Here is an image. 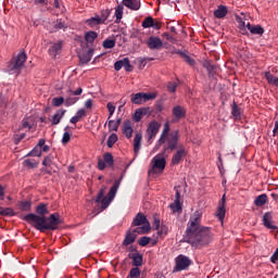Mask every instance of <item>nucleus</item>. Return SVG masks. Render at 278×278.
<instances>
[{
    "label": "nucleus",
    "instance_id": "nucleus-1",
    "mask_svg": "<svg viewBox=\"0 0 278 278\" xmlns=\"http://www.w3.org/2000/svg\"><path fill=\"white\" fill-rule=\"evenodd\" d=\"M36 214L29 213L24 216V220L29 225H33L37 231L45 233L46 231H55L60 225H62V219L60 218V213H53L49 217V208L47 204L40 203L36 206Z\"/></svg>",
    "mask_w": 278,
    "mask_h": 278
},
{
    "label": "nucleus",
    "instance_id": "nucleus-2",
    "mask_svg": "<svg viewBox=\"0 0 278 278\" xmlns=\"http://www.w3.org/2000/svg\"><path fill=\"white\" fill-rule=\"evenodd\" d=\"M202 214L195 211L187 224L185 239L191 247H207L212 242V231L208 227L201 226Z\"/></svg>",
    "mask_w": 278,
    "mask_h": 278
},
{
    "label": "nucleus",
    "instance_id": "nucleus-3",
    "mask_svg": "<svg viewBox=\"0 0 278 278\" xmlns=\"http://www.w3.org/2000/svg\"><path fill=\"white\" fill-rule=\"evenodd\" d=\"M163 144V153H173L179 144V130L172 131L162 142L160 139L156 141L154 151H160V147Z\"/></svg>",
    "mask_w": 278,
    "mask_h": 278
},
{
    "label": "nucleus",
    "instance_id": "nucleus-4",
    "mask_svg": "<svg viewBox=\"0 0 278 278\" xmlns=\"http://www.w3.org/2000/svg\"><path fill=\"white\" fill-rule=\"evenodd\" d=\"M25 62H27V54L25 52H20L16 58H13L7 67L10 75H21V71L25 67Z\"/></svg>",
    "mask_w": 278,
    "mask_h": 278
},
{
    "label": "nucleus",
    "instance_id": "nucleus-5",
    "mask_svg": "<svg viewBox=\"0 0 278 278\" xmlns=\"http://www.w3.org/2000/svg\"><path fill=\"white\" fill-rule=\"evenodd\" d=\"M140 225H143V226L140 227ZM131 226L138 227V228H135L134 231L139 235L149 233V231H151V224L149 223V219H147V216H144V214L142 213H138L135 216V218L132 219Z\"/></svg>",
    "mask_w": 278,
    "mask_h": 278
},
{
    "label": "nucleus",
    "instance_id": "nucleus-6",
    "mask_svg": "<svg viewBox=\"0 0 278 278\" xmlns=\"http://www.w3.org/2000/svg\"><path fill=\"white\" fill-rule=\"evenodd\" d=\"M157 94L155 93H147V92H138L132 93L130 96V101L135 105H142V103H147V101H153V99H156Z\"/></svg>",
    "mask_w": 278,
    "mask_h": 278
},
{
    "label": "nucleus",
    "instance_id": "nucleus-7",
    "mask_svg": "<svg viewBox=\"0 0 278 278\" xmlns=\"http://www.w3.org/2000/svg\"><path fill=\"white\" fill-rule=\"evenodd\" d=\"M160 123L153 121L148 125V128L146 130V140L148 144H153V139L157 134L160 132Z\"/></svg>",
    "mask_w": 278,
    "mask_h": 278
},
{
    "label": "nucleus",
    "instance_id": "nucleus-8",
    "mask_svg": "<svg viewBox=\"0 0 278 278\" xmlns=\"http://www.w3.org/2000/svg\"><path fill=\"white\" fill-rule=\"evenodd\" d=\"M81 92H84V89H81V87H79L77 90L73 91V90H68L67 91V96L65 98V105L66 108H71V105H75V103H77V101H79V94H81Z\"/></svg>",
    "mask_w": 278,
    "mask_h": 278
},
{
    "label": "nucleus",
    "instance_id": "nucleus-9",
    "mask_svg": "<svg viewBox=\"0 0 278 278\" xmlns=\"http://www.w3.org/2000/svg\"><path fill=\"white\" fill-rule=\"evenodd\" d=\"M190 264H192V261H190V258L188 256L180 254L176 257L175 270L176 271L187 270L189 268Z\"/></svg>",
    "mask_w": 278,
    "mask_h": 278
},
{
    "label": "nucleus",
    "instance_id": "nucleus-10",
    "mask_svg": "<svg viewBox=\"0 0 278 278\" xmlns=\"http://www.w3.org/2000/svg\"><path fill=\"white\" fill-rule=\"evenodd\" d=\"M146 45L151 51H160V49H163L164 47V41L157 36H150L146 41Z\"/></svg>",
    "mask_w": 278,
    "mask_h": 278
},
{
    "label": "nucleus",
    "instance_id": "nucleus-11",
    "mask_svg": "<svg viewBox=\"0 0 278 278\" xmlns=\"http://www.w3.org/2000/svg\"><path fill=\"white\" fill-rule=\"evenodd\" d=\"M274 216H273V212H266L263 215V226L266 229H269L270 231H276L278 233V227L277 225H275V220H273Z\"/></svg>",
    "mask_w": 278,
    "mask_h": 278
},
{
    "label": "nucleus",
    "instance_id": "nucleus-12",
    "mask_svg": "<svg viewBox=\"0 0 278 278\" xmlns=\"http://www.w3.org/2000/svg\"><path fill=\"white\" fill-rule=\"evenodd\" d=\"M166 153L162 152L153 157V168H159V170H164L166 168Z\"/></svg>",
    "mask_w": 278,
    "mask_h": 278
},
{
    "label": "nucleus",
    "instance_id": "nucleus-13",
    "mask_svg": "<svg viewBox=\"0 0 278 278\" xmlns=\"http://www.w3.org/2000/svg\"><path fill=\"white\" fill-rule=\"evenodd\" d=\"M185 155H186V148L184 146H179L178 150L172 157V164L174 166H177V164H179V162L184 160Z\"/></svg>",
    "mask_w": 278,
    "mask_h": 278
},
{
    "label": "nucleus",
    "instance_id": "nucleus-14",
    "mask_svg": "<svg viewBox=\"0 0 278 278\" xmlns=\"http://www.w3.org/2000/svg\"><path fill=\"white\" fill-rule=\"evenodd\" d=\"M136 233L138 232H135L134 230H127L122 242V247H129V244H134V242H136V238H138Z\"/></svg>",
    "mask_w": 278,
    "mask_h": 278
},
{
    "label": "nucleus",
    "instance_id": "nucleus-15",
    "mask_svg": "<svg viewBox=\"0 0 278 278\" xmlns=\"http://www.w3.org/2000/svg\"><path fill=\"white\" fill-rule=\"evenodd\" d=\"M202 66L206 68L208 77H214L218 72V65L214 64L212 61H204Z\"/></svg>",
    "mask_w": 278,
    "mask_h": 278
},
{
    "label": "nucleus",
    "instance_id": "nucleus-16",
    "mask_svg": "<svg viewBox=\"0 0 278 278\" xmlns=\"http://www.w3.org/2000/svg\"><path fill=\"white\" fill-rule=\"evenodd\" d=\"M273 73H275L276 76L273 75ZM273 73L266 72L265 73V79H267V84H269V86L278 87V71L277 70H273Z\"/></svg>",
    "mask_w": 278,
    "mask_h": 278
},
{
    "label": "nucleus",
    "instance_id": "nucleus-17",
    "mask_svg": "<svg viewBox=\"0 0 278 278\" xmlns=\"http://www.w3.org/2000/svg\"><path fill=\"white\" fill-rule=\"evenodd\" d=\"M172 112L175 121H181V118H186V109H184L181 105L174 106Z\"/></svg>",
    "mask_w": 278,
    "mask_h": 278
},
{
    "label": "nucleus",
    "instance_id": "nucleus-18",
    "mask_svg": "<svg viewBox=\"0 0 278 278\" xmlns=\"http://www.w3.org/2000/svg\"><path fill=\"white\" fill-rule=\"evenodd\" d=\"M101 203V207H96L93 210L94 214H101V212L108 210V207H110V203H112V200H110V198L106 195V197H103L100 202Z\"/></svg>",
    "mask_w": 278,
    "mask_h": 278
},
{
    "label": "nucleus",
    "instance_id": "nucleus-19",
    "mask_svg": "<svg viewBox=\"0 0 278 278\" xmlns=\"http://www.w3.org/2000/svg\"><path fill=\"white\" fill-rule=\"evenodd\" d=\"M123 134L129 140L134 136V127L131 126V121L126 119L123 124Z\"/></svg>",
    "mask_w": 278,
    "mask_h": 278
},
{
    "label": "nucleus",
    "instance_id": "nucleus-20",
    "mask_svg": "<svg viewBox=\"0 0 278 278\" xmlns=\"http://www.w3.org/2000/svg\"><path fill=\"white\" fill-rule=\"evenodd\" d=\"M247 28L253 36H264V27H262V25H252L251 23H248Z\"/></svg>",
    "mask_w": 278,
    "mask_h": 278
},
{
    "label": "nucleus",
    "instance_id": "nucleus-21",
    "mask_svg": "<svg viewBox=\"0 0 278 278\" xmlns=\"http://www.w3.org/2000/svg\"><path fill=\"white\" fill-rule=\"evenodd\" d=\"M122 3L125 5V8H128V10H132L135 12H138L141 5L140 1L138 0H123Z\"/></svg>",
    "mask_w": 278,
    "mask_h": 278
},
{
    "label": "nucleus",
    "instance_id": "nucleus-22",
    "mask_svg": "<svg viewBox=\"0 0 278 278\" xmlns=\"http://www.w3.org/2000/svg\"><path fill=\"white\" fill-rule=\"evenodd\" d=\"M123 178H119L118 180H115L113 186L111 187L109 193H108V198L110 199V201H114V197H116V193L118 192V188H121V181Z\"/></svg>",
    "mask_w": 278,
    "mask_h": 278
},
{
    "label": "nucleus",
    "instance_id": "nucleus-23",
    "mask_svg": "<svg viewBox=\"0 0 278 278\" xmlns=\"http://www.w3.org/2000/svg\"><path fill=\"white\" fill-rule=\"evenodd\" d=\"M94 55V49L90 48L87 52L79 54L80 64H88Z\"/></svg>",
    "mask_w": 278,
    "mask_h": 278
},
{
    "label": "nucleus",
    "instance_id": "nucleus-24",
    "mask_svg": "<svg viewBox=\"0 0 278 278\" xmlns=\"http://www.w3.org/2000/svg\"><path fill=\"white\" fill-rule=\"evenodd\" d=\"M129 260H132V266L136 268H139V266H142V254L136 252L128 254Z\"/></svg>",
    "mask_w": 278,
    "mask_h": 278
},
{
    "label": "nucleus",
    "instance_id": "nucleus-25",
    "mask_svg": "<svg viewBox=\"0 0 278 278\" xmlns=\"http://www.w3.org/2000/svg\"><path fill=\"white\" fill-rule=\"evenodd\" d=\"M60 51H62V41H59V42L52 45L49 48L48 53H49V55H51V58H56V55L60 54Z\"/></svg>",
    "mask_w": 278,
    "mask_h": 278
},
{
    "label": "nucleus",
    "instance_id": "nucleus-26",
    "mask_svg": "<svg viewBox=\"0 0 278 278\" xmlns=\"http://www.w3.org/2000/svg\"><path fill=\"white\" fill-rule=\"evenodd\" d=\"M142 144V134L136 132L135 139H134V152L136 154L140 153V147Z\"/></svg>",
    "mask_w": 278,
    "mask_h": 278
},
{
    "label": "nucleus",
    "instance_id": "nucleus-27",
    "mask_svg": "<svg viewBox=\"0 0 278 278\" xmlns=\"http://www.w3.org/2000/svg\"><path fill=\"white\" fill-rule=\"evenodd\" d=\"M85 23L89 27H97L99 25H103V20H101V17L99 15H96L93 17H90V18L86 20Z\"/></svg>",
    "mask_w": 278,
    "mask_h": 278
},
{
    "label": "nucleus",
    "instance_id": "nucleus-28",
    "mask_svg": "<svg viewBox=\"0 0 278 278\" xmlns=\"http://www.w3.org/2000/svg\"><path fill=\"white\" fill-rule=\"evenodd\" d=\"M231 114L236 121H240V118L242 117V109H240V106H238L236 101H233V103L231 105Z\"/></svg>",
    "mask_w": 278,
    "mask_h": 278
},
{
    "label": "nucleus",
    "instance_id": "nucleus-29",
    "mask_svg": "<svg viewBox=\"0 0 278 278\" xmlns=\"http://www.w3.org/2000/svg\"><path fill=\"white\" fill-rule=\"evenodd\" d=\"M225 214H226V211H225V194H224L222 198V204L219 205L217 213H216V216H217V218H219L220 223H223V220H225Z\"/></svg>",
    "mask_w": 278,
    "mask_h": 278
},
{
    "label": "nucleus",
    "instance_id": "nucleus-30",
    "mask_svg": "<svg viewBox=\"0 0 278 278\" xmlns=\"http://www.w3.org/2000/svg\"><path fill=\"white\" fill-rule=\"evenodd\" d=\"M66 114V110H59L52 117V125H60V122L62 118H64V115Z\"/></svg>",
    "mask_w": 278,
    "mask_h": 278
},
{
    "label": "nucleus",
    "instance_id": "nucleus-31",
    "mask_svg": "<svg viewBox=\"0 0 278 278\" xmlns=\"http://www.w3.org/2000/svg\"><path fill=\"white\" fill-rule=\"evenodd\" d=\"M227 7L219 5L217 10L214 11L215 18H225L227 16Z\"/></svg>",
    "mask_w": 278,
    "mask_h": 278
},
{
    "label": "nucleus",
    "instance_id": "nucleus-32",
    "mask_svg": "<svg viewBox=\"0 0 278 278\" xmlns=\"http://www.w3.org/2000/svg\"><path fill=\"white\" fill-rule=\"evenodd\" d=\"M267 201L268 195H266V193H263L256 197V199L254 200V205H256V207H263V205H266Z\"/></svg>",
    "mask_w": 278,
    "mask_h": 278
},
{
    "label": "nucleus",
    "instance_id": "nucleus-33",
    "mask_svg": "<svg viewBox=\"0 0 278 278\" xmlns=\"http://www.w3.org/2000/svg\"><path fill=\"white\" fill-rule=\"evenodd\" d=\"M176 53H177V55H180V58L185 59V62H187V64H189V66H194V64H197L194 59L190 58V55H188L186 52H184L181 50H177Z\"/></svg>",
    "mask_w": 278,
    "mask_h": 278
},
{
    "label": "nucleus",
    "instance_id": "nucleus-34",
    "mask_svg": "<svg viewBox=\"0 0 278 278\" xmlns=\"http://www.w3.org/2000/svg\"><path fill=\"white\" fill-rule=\"evenodd\" d=\"M97 38H99V34H97V31H94V30H90L85 34V40L89 45H92V42H94V40H97Z\"/></svg>",
    "mask_w": 278,
    "mask_h": 278
},
{
    "label": "nucleus",
    "instance_id": "nucleus-35",
    "mask_svg": "<svg viewBox=\"0 0 278 278\" xmlns=\"http://www.w3.org/2000/svg\"><path fill=\"white\" fill-rule=\"evenodd\" d=\"M168 136H170V126L168 125V122H167L164 124L163 131L161 134V137L159 138L160 142H164V139Z\"/></svg>",
    "mask_w": 278,
    "mask_h": 278
},
{
    "label": "nucleus",
    "instance_id": "nucleus-36",
    "mask_svg": "<svg viewBox=\"0 0 278 278\" xmlns=\"http://www.w3.org/2000/svg\"><path fill=\"white\" fill-rule=\"evenodd\" d=\"M170 210L175 213L178 212V214H181L182 207H181V201L180 200H175L174 203L169 205Z\"/></svg>",
    "mask_w": 278,
    "mask_h": 278
},
{
    "label": "nucleus",
    "instance_id": "nucleus-37",
    "mask_svg": "<svg viewBox=\"0 0 278 278\" xmlns=\"http://www.w3.org/2000/svg\"><path fill=\"white\" fill-rule=\"evenodd\" d=\"M23 166L26 168H38V162H36L34 159H26L23 162Z\"/></svg>",
    "mask_w": 278,
    "mask_h": 278
},
{
    "label": "nucleus",
    "instance_id": "nucleus-38",
    "mask_svg": "<svg viewBox=\"0 0 278 278\" xmlns=\"http://www.w3.org/2000/svg\"><path fill=\"white\" fill-rule=\"evenodd\" d=\"M116 142H118V135H116V134L110 135L108 142H106L109 149H112L114 147V144H116Z\"/></svg>",
    "mask_w": 278,
    "mask_h": 278
},
{
    "label": "nucleus",
    "instance_id": "nucleus-39",
    "mask_svg": "<svg viewBox=\"0 0 278 278\" xmlns=\"http://www.w3.org/2000/svg\"><path fill=\"white\" fill-rule=\"evenodd\" d=\"M103 161L106 163V166H114V156L112 155V153H104Z\"/></svg>",
    "mask_w": 278,
    "mask_h": 278
},
{
    "label": "nucleus",
    "instance_id": "nucleus-40",
    "mask_svg": "<svg viewBox=\"0 0 278 278\" xmlns=\"http://www.w3.org/2000/svg\"><path fill=\"white\" fill-rule=\"evenodd\" d=\"M122 62H123V68H125L127 73H131L134 71V65H131L128 58L122 59Z\"/></svg>",
    "mask_w": 278,
    "mask_h": 278
},
{
    "label": "nucleus",
    "instance_id": "nucleus-41",
    "mask_svg": "<svg viewBox=\"0 0 278 278\" xmlns=\"http://www.w3.org/2000/svg\"><path fill=\"white\" fill-rule=\"evenodd\" d=\"M102 47L104 49H114L116 47V40L114 39H106L102 42Z\"/></svg>",
    "mask_w": 278,
    "mask_h": 278
},
{
    "label": "nucleus",
    "instance_id": "nucleus-42",
    "mask_svg": "<svg viewBox=\"0 0 278 278\" xmlns=\"http://www.w3.org/2000/svg\"><path fill=\"white\" fill-rule=\"evenodd\" d=\"M153 18L151 16H148L143 20L141 27H143V29H149V27L153 26Z\"/></svg>",
    "mask_w": 278,
    "mask_h": 278
},
{
    "label": "nucleus",
    "instance_id": "nucleus-43",
    "mask_svg": "<svg viewBox=\"0 0 278 278\" xmlns=\"http://www.w3.org/2000/svg\"><path fill=\"white\" fill-rule=\"evenodd\" d=\"M20 210H22V212H29V210H31V202L29 201L20 202Z\"/></svg>",
    "mask_w": 278,
    "mask_h": 278
},
{
    "label": "nucleus",
    "instance_id": "nucleus-44",
    "mask_svg": "<svg viewBox=\"0 0 278 278\" xmlns=\"http://www.w3.org/2000/svg\"><path fill=\"white\" fill-rule=\"evenodd\" d=\"M140 269L138 267H134L130 269L128 276L126 278H140Z\"/></svg>",
    "mask_w": 278,
    "mask_h": 278
},
{
    "label": "nucleus",
    "instance_id": "nucleus-45",
    "mask_svg": "<svg viewBox=\"0 0 278 278\" xmlns=\"http://www.w3.org/2000/svg\"><path fill=\"white\" fill-rule=\"evenodd\" d=\"M53 160L54 157L52 154L47 155L42 161V166H46V168L50 167L53 164Z\"/></svg>",
    "mask_w": 278,
    "mask_h": 278
},
{
    "label": "nucleus",
    "instance_id": "nucleus-46",
    "mask_svg": "<svg viewBox=\"0 0 278 278\" xmlns=\"http://www.w3.org/2000/svg\"><path fill=\"white\" fill-rule=\"evenodd\" d=\"M27 155L33 157H40L42 155V150L38 147H35Z\"/></svg>",
    "mask_w": 278,
    "mask_h": 278
},
{
    "label": "nucleus",
    "instance_id": "nucleus-47",
    "mask_svg": "<svg viewBox=\"0 0 278 278\" xmlns=\"http://www.w3.org/2000/svg\"><path fill=\"white\" fill-rule=\"evenodd\" d=\"M142 114H144V112H142V109H138V110L135 112V114H134V116H132L135 123H140V122L142 121Z\"/></svg>",
    "mask_w": 278,
    "mask_h": 278
},
{
    "label": "nucleus",
    "instance_id": "nucleus-48",
    "mask_svg": "<svg viewBox=\"0 0 278 278\" xmlns=\"http://www.w3.org/2000/svg\"><path fill=\"white\" fill-rule=\"evenodd\" d=\"M65 101L66 100L64 99V97L53 98L52 99V105H54V108H60V105L65 103Z\"/></svg>",
    "mask_w": 278,
    "mask_h": 278
},
{
    "label": "nucleus",
    "instance_id": "nucleus-49",
    "mask_svg": "<svg viewBox=\"0 0 278 278\" xmlns=\"http://www.w3.org/2000/svg\"><path fill=\"white\" fill-rule=\"evenodd\" d=\"M123 10H125V8L123 5H117V8L115 9V18L117 21H121L123 18Z\"/></svg>",
    "mask_w": 278,
    "mask_h": 278
},
{
    "label": "nucleus",
    "instance_id": "nucleus-50",
    "mask_svg": "<svg viewBox=\"0 0 278 278\" xmlns=\"http://www.w3.org/2000/svg\"><path fill=\"white\" fill-rule=\"evenodd\" d=\"M105 190H108V187H102L96 198V203H101V200L103 197H105Z\"/></svg>",
    "mask_w": 278,
    "mask_h": 278
},
{
    "label": "nucleus",
    "instance_id": "nucleus-51",
    "mask_svg": "<svg viewBox=\"0 0 278 278\" xmlns=\"http://www.w3.org/2000/svg\"><path fill=\"white\" fill-rule=\"evenodd\" d=\"M150 242H151V238H149V237H141L138 240L139 247H147V244H149Z\"/></svg>",
    "mask_w": 278,
    "mask_h": 278
},
{
    "label": "nucleus",
    "instance_id": "nucleus-52",
    "mask_svg": "<svg viewBox=\"0 0 278 278\" xmlns=\"http://www.w3.org/2000/svg\"><path fill=\"white\" fill-rule=\"evenodd\" d=\"M53 27L54 29H66V23L62 22V20H56Z\"/></svg>",
    "mask_w": 278,
    "mask_h": 278
},
{
    "label": "nucleus",
    "instance_id": "nucleus-53",
    "mask_svg": "<svg viewBox=\"0 0 278 278\" xmlns=\"http://www.w3.org/2000/svg\"><path fill=\"white\" fill-rule=\"evenodd\" d=\"M159 236L162 238L168 235V226L161 225V229L157 231Z\"/></svg>",
    "mask_w": 278,
    "mask_h": 278
},
{
    "label": "nucleus",
    "instance_id": "nucleus-54",
    "mask_svg": "<svg viewBox=\"0 0 278 278\" xmlns=\"http://www.w3.org/2000/svg\"><path fill=\"white\" fill-rule=\"evenodd\" d=\"M106 108L109 110V118H112V116H114V112H116V106H114V104H112L111 102H109L106 104Z\"/></svg>",
    "mask_w": 278,
    "mask_h": 278
},
{
    "label": "nucleus",
    "instance_id": "nucleus-55",
    "mask_svg": "<svg viewBox=\"0 0 278 278\" xmlns=\"http://www.w3.org/2000/svg\"><path fill=\"white\" fill-rule=\"evenodd\" d=\"M108 18H110V10H103L101 12L100 21H102L103 24Z\"/></svg>",
    "mask_w": 278,
    "mask_h": 278
},
{
    "label": "nucleus",
    "instance_id": "nucleus-56",
    "mask_svg": "<svg viewBox=\"0 0 278 278\" xmlns=\"http://www.w3.org/2000/svg\"><path fill=\"white\" fill-rule=\"evenodd\" d=\"M109 129L111 131H118V126L116 125L114 119L109 121Z\"/></svg>",
    "mask_w": 278,
    "mask_h": 278
},
{
    "label": "nucleus",
    "instance_id": "nucleus-57",
    "mask_svg": "<svg viewBox=\"0 0 278 278\" xmlns=\"http://www.w3.org/2000/svg\"><path fill=\"white\" fill-rule=\"evenodd\" d=\"M68 142H71V134L68 131H65L63 134L62 144H68Z\"/></svg>",
    "mask_w": 278,
    "mask_h": 278
},
{
    "label": "nucleus",
    "instance_id": "nucleus-58",
    "mask_svg": "<svg viewBox=\"0 0 278 278\" xmlns=\"http://www.w3.org/2000/svg\"><path fill=\"white\" fill-rule=\"evenodd\" d=\"M167 90H168V92H176V90H177V83H168L167 84Z\"/></svg>",
    "mask_w": 278,
    "mask_h": 278
},
{
    "label": "nucleus",
    "instance_id": "nucleus-59",
    "mask_svg": "<svg viewBox=\"0 0 278 278\" xmlns=\"http://www.w3.org/2000/svg\"><path fill=\"white\" fill-rule=\"evenodd\" d=\"M76 116L78 117V118H85V116H86V110L85 109H80V110H78L77 111V113H76Z\"/></svg>",
    "mask_w": 278,
    "mask_h": 278
},
{
    "label": "nucleus",
    "instance_id": "nucleus-60",
    "mask_svg": "<svg viewBox=\"0 0 278 278\" xmlns=\"http://www.w3.org/2000/svg\"><path fill=\"white\" fill-rule=\"evenodd\" d=\"M3 216H14V210L10 207L4 208Z\"/></svg>",
    "mask_w": 278,
    "mask_h": 278
},
{
    "label": "nucleus",
    "instance_id": "nucleus-61",
    "mask_svg": "<svg viewBox=\"0 0 278 278\" xmlns=\"http://www.w3.org/2000/svg\"><path fill=\"white\" fill-rule=\"evenodd\" d=\"M153 227H154V229H160V217H153Z\"/></svg>",
    "mask_w": 278,
    "mask_h": 278
},
{
    "label": "nucleus",
    "instance_id": "nucleus-62",
    "mask_svg": "<svg viewBox=\"0 0 278 278\" xmlns=\"http://www.w3.org/2000/svg\"><path fill=\"white\" fill-rule=\"evenodd\" d=\"M105 164H108V163L104 162L103 160H99L98 161V168H99V170H105Z\"/></svg>",
    "mask_w": 278,
    "mask_h": 278
},
{
    "label": "nucleus",
    "instance_id": "nucleus-63",
    "mask_svg": "<svg viewBox=\"0 0 278 278\" xmlns=\"http://www.w3.org/2000/svg\"><path fill=\"white\" fill-rule=\"evenodd\" d=\"M270 262H273V264H275L276 262H278V248L276 249V251H275L274 254L271 255Z\"/></svg>",
    "mask_w": 278,
    "mask_h": 278
},
{
    "label": "nucleus",
    "instance_id": "nucleus-64",
    "mask_svg": "<svg viewBox=\"0 0 278 278\" xmlns=\"http://www.w3.org/2000/svg\"><path fill=\"white\" fill-rule=\"evenodd\" d=\"M114 68H115V71H121V68H123V60L115 62Z\"/></svg>",
    "mask_w": 278,
    "mask_h": 278
}]
</instances>
